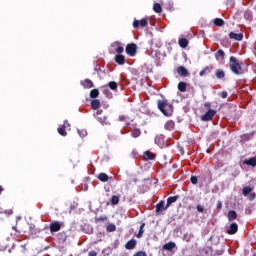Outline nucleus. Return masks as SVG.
<instances>
[{"label":"nucleus","mask_w":256,"mask_h":256,"mask_svg":"<svg viewBox=\"0 0 256 256\" xmlns=\"http://www.w3.org/2000/svg\"><path fill=\"white\" fill-rule=\"evenodd\" d=\"M229 67L234 75H243V62L236 59L235 56L229 58Z\"/></svg>","instance_id":"1"},{"label":"nucleus","mask_w":256,"mask_h":256,"mask_svg":"<svg viewBox=\"0 0 256 256\" xmlns=\"http://www.w3.org/2000/svg\"><path fill=\"white\" fill-rule=\"evenodd\" d=\"M158 109L165 115V117H171L173 115V104H169L167 100L157 101Z\"/></svg>","instance_id":"2"},{"label":"nucleus","mask_w":256,"mask_h":256,"mask_svg":"<svg viewBox=\"0 0 256 256\" xmlns=\"http://www.w3.org/2000/svg\"><path fill=\"white\" fill-rule=\"evenodd\" d=\"M137 44L135 43H129L126 45V53L129 57H135V55H137Z\"/></svg>","instance_id":"3"},{"label":"nucleus","mask_w":256,"mask_h":256,"mask_svg":"<svg viewBox=\"0 0 256 256\" xmlns=\"http://www.w3.org/2000/svg\"><path fill=\"white\" fill-rule=\"evenodd\" d=\"M61 227H65V223L59 222V221H54L50 223L49 225L50 233H57L58 231H61Z\"/></svg>","instance_id":"4"},{"label":"nucleus","mask_w":256,"mask_h":256,"mask_svg":"<svg viewBox=\"0 0 256 256\" xmlns=\"http://www.w3.org/2000/svg\"><path fill=\"white\" fill-rule=\"evenodd\" d=\"M217 114V111L210 109L204 115L201 116V121H211Z\"/></svg>","instance_id":"5"},{"label":"nucleus","mask_w":256,"mask_h":256,"mask_svg":"<svg viewBox=\"0 0 256 256\" xmlns=\"http://www.w3.org/2000/svg\"><path fill=\"white\" fill-rule=\"evenodd\" d=\"M139 25H140V27H147V25H149V22L145 18L141 19L140 21L134 20V22H133L134 29H138Z\"/></svg>","instance_id":"6"},{"label":"nucleus","mask_w":256,"mask_h":256,"mask_svg":"<svg viewBox=\"0 0 256 256\" xmlns=\"http://www.w3.org/2000/svg\"><path fill=\"white\" fill-rule=\"evenodd\" d=\"M169 207L167 205L165 206V201L161 200L157 205H156V213H163V211H167Z\"/></svg>","instance_id":"7"},{"label":"nucleus","mask_w":256,"mask_h":256,"mask_svg":"<svg viewBox=\"0 0 256 256\" xmlns=\"http://www.w3.org/2000/svg\"><path fill=\"white\" fill-rule=\"evenodd\" d=\"M237 231H239V226L237 225V223H232L230 224L227 233L228 235H235V233H237Z\"/></svg>","instance_id":"8"},{"label":"nucleus","mask_w":256,"mask_h":256,"mask_svg":"<svg viewBox=\"0 0 256 256\" xmlns=\"http://www.w3.org/2000/svg\"><path fill=\"white\" fill-rule=\"evenodd\" d=\"M65 125H69V122L67 120H65L63 122V125H61L59 128H58V133L59 135H61L62 137H67V131L65 130Z\"/></svg>","instance_id":"9"},{"label":"nucleus","mask_w":256,"mask_h":256,"mask_svg":"<svg viewBox=\"0 0 256 256\" xmlns=\"http://www.w3.org/2000/svg\"><path fill=\"white\" fill-rule=\"evenodd\" d=\"M179 198H180L179 195L168 197L166 207H171V205H173V203H177V201H179Z\"/></svg>","instance_id":"10"},{"label":"nucleus","mask_w":256,"mask_h":256,"mask_svg":"<svg viewBox=\"0 0 256 256\" xmlns=\"http://www.w3.org/2000/svg\"><path fill=\"white\" fill-rule=\"evenodd\" d=\"M81 85L84 87V89H93L94 87L93 81L87 78L81 82Z\"/></svg>","instance_id":"11"},{"label":"nucleus","mask_w":256,"mask_h":256,"mask_svg":"<svg viewBox=\"0 0 256 256\" xmlns=\"http://www.w3.org/2000/svg\"><path fill=\"white\" fill-rule=\"evenodd\" d=\"M135 247H137V240L135 239H131L125 244V248L129 251L135 249Z\"/></svg>","instance_id":"12"},{"label":"nucleus","mask_w":256,"mask_h":256,"mask_svg":"<svg viewBox=\"0 0 256 256\" xmlns=\"http://www.w3.org/2000/svg\"><path fill=\"white\" fill-rule=\"evenodd\" d=\"M229 38L234 39L235 41H243V33L237 34L235 32H230Z\"/></svg>","instance_id":"13"},{"label":"nucleus","mask_w":256,"mask_h":256,"mask_svg":"<svg viewBox=\"0 0 256 256\" xmlns=\"http://www.w3.org/2000/svg\"><path fill=\"white\" fill-rule=\"evenodd\" d=\"M177 73L181 77H187V75H189V72L187 71V68H185L184 66H179L177 68Z\"/></svg>","instance_id":"14"},{"label":"nucleus","mask_w":256,"mask_h":256,"mask_svg":"<svg viewBox=\"0 0 256 256\" xmlns=\"http://www.w3.org/2000/svg\"><path fill=\"white\" fill-rule=\"evenodd\" d=\"M144 161H153L155 159V154L151 151L144 152L143 156Z\"/></svg>","instance_id":"15"},{"label":"nucleus","mask_w":256,"mask_h":256,"mask_svg":"<svg viewBox=\"0 0 256 256\" xmlns=\"http://www.w3.org/2000/svg\"><path fill=\"white\" fill-rule=\"evenodd\" d=\"M114 61L118 65H125V56H123L122 54H118L115 56Z\"/></svg>","instance_id":"16"},{"label":"nucleus","mask_w":256,"mask_h":256,"mask_svg":"<svg viewBox=\"0 0 256 256\" xmlns=\"http://www.w3.org/2000/svg\"><path fill=\"white\" fill-rule=\"evenodd\" d=\"M178 45H180L182 49H187V47H189V40H187V38H180Z\"/></svg>","instance_id":"17"},{"label":"nucleus","mask_w":256,"mask_h":256,"mask_svg":"<svg viewBox=\"0 0 256 256\" xmlns=\"http://www.w3.org/2000/svg\"><path fill=\"white\" fill-rule=\"evenodd\" d=\"M164 128L166 131H173V129H175V122L173 120H168L165 123Z\"/></svg>","instance_id":"18"},{"label":"nucleus","mask_w":256,"mask_h":256,"mask_svg":"<svg viewBox=\"0 0 256 256\" xmlns=\"http://www.w3.org/2000/svg\"><path fill=\"white\" fill-rule=\"evenodd\" d=\"M244 165H249L250 167H256V158L251 157L249 159H245L243 161Z\"/></svg>","instance_id":"19"},{"label":"nucleus","mask_w":256,"mask_h":256,"mask_svg":"<svg viewBox=\"0 0 256 256\" xmlns=\"http://www.w3.org/2000/svg\"><path fill=\"white\" fill-rule=\"evenodd\" d=\"M175 247H176L175 242H168L163 245L164 251H173V249H175Z\"/></svg>","instance_id":"20"},{"label":"nucleus","mask_w":256,"mask_h":256,"mask_svg":"<svg viewBox=\"0 0 256 256\" xmlns=\"http://www.w3.org/2000/svg\"><path fill=\"white\" fill-rule=\"evenodd\" d=\"M101 107V102L97 99H94L91 101V108L94 110V111H97V109H99Z\"/></svg>","instance_id":"21"},{"label":"nucleus","mask_w":256,"mask_h":256,"mask_svg":"<svg viewBox=\"0 0 256 256\" xmlns=\"http://www.w3.org/2000/svg\"><path fill=\"white\" fill-rule=\"evenodd\" d=\"M227 218L229 221H235V219H237V212H235V210H230L228 212Z\"/></svg>","instance_id":"22"},{"label":"nucleus","mask_w":256,"mask_h":256,"mask_svg":"<svg viewBox=\"0 0 256 256\" xmlns=\"http://www.w3.org/2000/svg\"><path fill=\"white\" fill-rule=\"evenodd\" d=\"M98 179L99 181H102V183H107V181H109V176L106 173H100Z\"/></svg>","instance_id":"23"},{"label":"nucleus","mask_w":256,"mask_h":256,"mask_svg":"<svg viewBox=\"0 0 256 256\" xmlns=\"http://www.w3.org/2000/svg\"><path fill=\"white\" fill-rule=\"evenodd\" d=\"M253 191V188L251 186H245L242 189V194L244 195V197H247V195L251 194Z\"/></svg>","instance_id":"24"},{"label":"nucleus","mask_w":256,"mask_h":256,"mask_svg":"<svg viewBox=\"0 0 256 256\" xmlns=\"http://www.w3.org/2000/svg\"><path fill=\"white\" fill-rule=\"evenodd\" d=\"M145 223H142L141 225H140V228H139V232L136 234V237L138 238V239H141V237H143V234L145 233Z\"/></svg>","instance_id":"25"},{"label":"nucleus","mask_w":256,"mask_h":256,"mask_svg":"<svg viewBox=\"0 0 256 256\" xmlns=\"http://www.w3.org/2000/svg\"><path fill=\"white\" fill-rule=\"evenodd\" d=\"M213 23L216 27H223L225 25V21L221 18H215Z\"/></svg>","instance_id":"26"},{"label":"nucleus","mask_w":256,"mask_h":256,"mask_svg":"<svg viewBox=\"0 0 256 256\" xmlns=\"http://www.w3.org/2000/svg\"><path fill=\"white\" fill-rule=\"evenodd\" d=\"M106 231L108 233H113V232L117 231V226H115V224H113V223L108 224L106 227Z\"/></svg>","instance_id":"27"},{"label":"nucleus","mask_w":256,"mask_h":256,"mask_svg":"<svg viewBox=\"0 0 256 256\" xmlns=\"http://www.w3.org/2000/svg\"><path fill=\"white\" fill-rule=\"evenodd\" d=\"M215 74L217 79H225V71L222 69H217Z\"/></svg>","instance_id":"28"},{"label":"nucleus","mask_w":256,"mask_h":256,"mask_svg":"<svg viewBox=\"0 0 256 256\" xmlns=\"http://www.w3.org/2000/svg\"><path fill=\"white\" fill-rule=\"evenodd\" d=\"M178 90L181 91V93H185V91H187V83L180 82L178 84Z\"/></svg>","instance_id":"29"},{"label":"nucleus","mask_w":256,"mask_h":256,"mask_svg":"<svg viewBox=\"0 0 256 256\" xmlns=\"http://www.w3.org/2000/svg\"><path fill=\"white\" fill-rule=\"evenodd\" d=\"M141 135V130L139 128H134L131 132V137H134V139H137Z\"/></svg>","instance_id":"30"},{"label":"nucleus","mask_w":256,"mask_h":256,"mask_svg":"<svg viewBox=\"0 0 256 256\" xmlns=\"http://www.w3.org/2000/svg\"><path fill=\"white\" fill-rule=\"evenodd\" d=\"M153 11H154L155 13H162L163 8L161 7V4L155 3V4L153 5Z\"/></svg>","instance_id":"31"},{"label":"nucleus","mask_w":256,"mask_h":256,"mask_svg":"<svg viewBox=\"0 0 256 256\" xmlns=\"http://www.w3.org/2000/svg\"><path fill=\"white\" fill-rule=\"evenodd\" d=\"M213 69V67L206 66L203 70L200 71L199 75L200 77H203L204 75H207Z\"/></svg>","instance_id":"32"},{"label":"nucleus","mask_w":256,"mask_h":256,"mask_svg":"<svg viewBox=\"0 0 256 256\" xmlns=\"http://www.w3.org/2000/svg\"><path fill=\"white\" fill-rule=\"evenodd\" d=\"M90 97H91V99H97V97H99V90L98 89H92L90 91Z\"/></svg>","instance_id":"33"},{"label":"nucleus","mask_w":256,"mask_h":256,"mask_svg":"<svg viewBox=\"0 0 256 256\" xmlns=\"http://www.w3.org/2000/svg\"><path fill=\"white\" fill-rule=\"evenodd\" d=\"M101 125H109V121L107 120V116H100L97 119Z\"/></svg>","instance_id":"34"},{"label":"nucleus","mask_w":256,"mask_h":256,"mask_svg":"<svg viewBox=\"0 0 256 256\" xmlns=\"http://www.w3.org/2000/svg\"><path fill=\"white\" fill-rule=\"evenodd\" d=\"M108 87H109V89H111L112 91H117V87H118L117 82H115V81L109 82V83H108Z\"/></svg>","instance_id":"35"},{"label":"nucleus","mask_w":256,"mask_h":256,"mask_svg":"<svg viewBox=\"0 0 256 256\" xmlns=\"http://www.w3.org/2000/svg\"><path fill=\"white\" fill-rule=\"evenodd\" d=\"M244 18L247 19L248 21H251V19H253V12L249 10L245 11Z\"/></svg>","instance_id":"36"},{"label":"nucleus","mask_w":256,"mask_h":256,"mask_svg":"<svg viewBox=\"0 0 256 256\" xmlns=\"http://www.w3.org/2000/svg\"><path fill=\"white\" fill-rule=\"evenodd\" d=\"M119 199L120 198L117 195L112 196V198L110 200L111 205H118L119 204Z\"/></svg>","instance_id":"37"},{"label":"nucleus","mask_w":256,"mask_h":256,"mask_svg":"<svg viewBox=\"0 0 256 256\" xmlns=\"http://www.w3.org/2000/svg\"><path fill=\"white\" fill-rule=\"evenodd\" d=\"M216 59H219V57L223 60L225 59V51L218 50V53L215 54Z\"/></svg>","instance_id":"38"},{"label":"nucleus","mask_w":256,"mask_h":256,"mask_svg":"<svg viewBox=\"0 0 256 256\" xmlns=\"http://www.w3.org/2000/svg\"><path fill=\"white\" fill-rule=\"evenodd\" d=\"M108 139L110 141H119V136H117L115 134H110V135H108Z\"/></svg>","instance_id":"39"},{"label":"nucleus","mask_w":256,"mask_h":256,"mask_svg":"<svg viewBox=\"0 0 256 256\" xmlns=\"http://www.w3.org/2000/svg\"><path fill=\"white\" fill-rule=\"evenodd\" d=\"M123 51H125V48H123V46H118V47L116 48V53H117L118 55H121V53H123Z\"/></svg>","instance_id":"40"},{"label":"nucleus","mask_w":256,"mask_h":256,"mask_svg":"<svg viewBox=\"0 0 256 256\" xmlns=\"http://www.w3.org/2000/svg\"><path fill=\"white\" fill-rule=\"evenodd\" d=\"M197 212L198 213H203L205 211V208H203V206H201V204H198L196 206Z\"/></svg>","instance_id":"41"},{"label":"nucleus","mask_w":256,"mask_h":256,"mask_svg":"<svg viewBox=\"0 0 256 256\" xmlns=\"http://www.w3.org/2000/svg\"><path fill=\"white\" fill-rule=\"evenodd\" d=\"M255 198H256V193L255 192H250L249 201H255Z\"/></svg>","instance_id":"42"},{"label":"nucleus","mask_w":256,"mask_h":256,"mask_svg":"<svg viewBox=\"0 0 256 256\" xmlns=\"http://www.w3.org/2000/svg\"><path fill=\"white\" fill-rule=\"evenodd\" d=\"M190 181L192 185H197V176H191Z\"/></svg>","instance_id":"43"},{"label":"nucleus","mask_w":256,"mask_h":256,"mask_svg":"<svg viewBox=\"0 0 256 256\" xmlns=\"http://www.w3.org/2000/svg\"><path fill=\"white\" fill-rule=\"evenodd\" d=\"M216 208L221 211V209H223V203L221 201H218L216 204Z\"/></svg>","instance_id":"44"},{"label":"nucleus","mask_w":256,"mask_h":256,"mask_svg":"<svg viewBox=\"0 0 256 256\" xmlns=\"http://www.w3.org/2000/svg\"><path fill=\"white\" fill-rule=\"evenodd\" d=\"M133 256H147V253H145L144 251H139L136 254H134Z\"/></svg>","instance_id":"45"},{"label":"nucleus","mask_w":256,"mask_h":256,"mask_svg":"<svg viewBox=\"0 0 256 256\" xmlns=\"http://www.w3.org/2000/svg\"><path fill=\"white\" fill-rule=\"evenodd\" d=\"M96 221H107V216H100L98 218H96Z\"/></svg>","instance_id":"46"},{"label":"nucleus","mask_w":256,"mask_h":256,"mask_svg":"<svg viewBox=\"0 0 256 256\" xmlns=\"http://www.w3.org/2000/svg\"><path fill=\"white\" fill-rule=\"evenodd\" d=\"M227 91H223L222 93H221V97H222V99H227Z\"/></svg>","instance_id":"47"},{"label":"nucleus","mask_w":256,"mask_h":256,"mask_svg":"<svg viewBox=\"0 0 256 256\" xmlns=\"http://www.w3.org/2000/svg\"><path fill=\"white\" fill-rule=\"evenodd\" d=\"M119 120L120 121H127V116L122 115V116L119 117Z\"/></svg>","instance_id":"48"},{"label":"nucleus","mask_w":256,"mask_h":256,"mask_svg":"<svg viewBox=\"0 0 256 256\" xmlns=\"http://www.w3.org/2000/svg\"><path fill=\"white\" fill-rule=\"evenodd\" d=\"M88 256H97V252L96 251H90L88 253Z\"/></svg>","instance_id":"49"},{"label":"nucleus","mask_w":256,"mask_h":256,"mask_svg":"<svg viewBox=\"0 0 256 256\" xmlns=\"http://www.w3.org/2000/svg\"><path fill=\"white\" fill-rule=\"evenodd\" d=\"M101 113H103V110H98L97 111V115H101Z\"/></svg>","instance_id":"50"},{"label":"nucleus","mask_w":256,"mask_h":256,"mask_svg":"<svg viewBox=\"0 0 256 256\" xmlns=\"http://www.w3.org/2000/svg\"><path fill=\"white\" fill-rule=\"evenodd\" d=\"M71 125L68 123V124H65V129H67V127H70Z\"/></svg>","instance_id":"51"},{"label":"nucleus","mask_w":256,"mask_h":256,"mask_svg":"<svg viewBox=\"0 0 256 256\" xmlns=\"http://www.w3.org/2000/svg\"><path fill=\"white\" fill-rule=\"evenodd\" d=\"M115 44H116V45H121V42L116 41Z\"/></svg>","instance_id":"52"},{"label":"nucleus","mask_w":256,"mask_h":256,"mask_svg":"<svg viewBox=\"0 0 256 256\" xmlns=\"http://www.w3.org/2000/svg\"><path fill=\"white\" fill-rule=\"evenodd\" d=\"M120 134H121V135H125V132L121 131Z\"/></svg>","instance_id":"53"},{"label":"nucleus","mask_w":256,"mask_h":256,"mask_svg":"<svg viewBox=\"0 0 256 256\" xmlns=\"http://www.w3.org/2000/svg\"><path fill=\"white\" fill-rule=\"evenodd\" d=\"M3 191V187L0 186V193Z\"/></svg>","instance_id":"54"},{"label":"nucleus","mask_w":256,"mask_h":256,"mask_svg":"<svg viewBox=\"0 0 256 256\" xmlns=\"http://www.w3.org/2000/svg\"><path fill=\"white\" fill-rule=\"evenodd\" d=\"M233 177H237V174H232Z\"/></svg>","instance_id":"55"},{"label":"nucleus","mask_w":256,"mask_h":256,"mask_svg":"<svg viewBox=\"0 0 256 256\" xmlns=\"http://www.w3.org/2000/svg\"><path fill=\"white\" fill-rule=\"evenodd\" d=\"M14 231H17V227H13Z\"/></svg>","instance_id":"56"}]
</instances>
